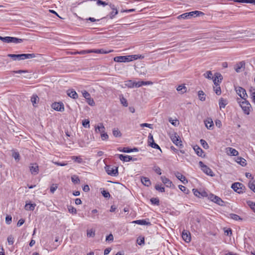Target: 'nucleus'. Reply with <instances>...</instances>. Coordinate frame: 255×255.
Returning a JSON list of instances; mask_svg holds the SVG:
<instances>
[{"instance_id": "1", "label": "nucleus", "mask_w": 255, "mask_h": 255, "mask_svg": "<svg viewBox=\"0 0 255 255\" xmlns=\"http://www.w3.org/2000/svg\"><path fill=\"white\" fill-rule=\"evenodd\" d=\"M237 101L244 113L247 115H249L252 108L251 105L249 102L247 100V99L242 101L241 99L237 98Z\"/></svg>"}, {"instance_id": "2", "label": "nucleus", "mask_w": 255, "mask_h": 255, "mask_svg": "<svg viewBox=\"0 0 255 255\" xmlns=\"http://www.w3.org/2000/svg\"><path fill=\"white\" fill-rule=\"evenodd\" d=\"M8 57L12 58L13 60H21L26 59H31L36 57V55L34 53L31 54H12L7 55Z\"/></svg>"}, {"instance_id": "3", "label": "nucleus", "mask_w": 255, "mask_h": 255, "mask_svg": "<svg viewBox=\"0 0 255 255\" xmlns=\"http://www.w3.org/2000/svg\"><path fill=\"white\" fill-rule=\"evenodd\" d=\"M107 174L112 176H117L119 174L118 167L113 165H106L105 167Z\"/></svg>"}, {"instance_id": "4", "label": "nucleus", "mask_w": 255, "mask_h": 255, "mask_svg": "<svg viewBox=\"0 0 255 255\" xmlns=\"http://www.w3.org/2000/svg\"><path fill=\"white\" fill-rule=\"evenodd\" d=\"M199 165L201 167V170L205 174L211 177H213L214 176V174L213 173V172L211 169L208 167L207 165H205L202 161H199Z\"/></svg>"}, {"instance_id": "5", "label": "nucleus", "mask_w": 255, "mask_h": 255, "mask_svg": "<svg viewBox=\"0 0 255 255\" xmlns=\"http://www.w3.org/2000/svg\"><path fill=\"white\" fill-rule=\"evenodd\" d=\"M232 188L238 193H242L244 192L245 186L244 185L239 182H235L232 185Z\"/></svg>"}, {"instance_id": "6", "label": "nucleus", "mask_w": 255, "mask_h": 255, "mask_svg": "<svg viewBox=\"0 0 255 255\" xmlns=\"http://www.w3.org/2000/svg\"><path fill=\"white\" fill-rule=\"evenodd\" d=\"M170 138L172 141L177 146L181 148L183 147L182 141L180 137L176 133L172 134L170 136Z\"/></svg>"}, {"instance_id": "7", "label": "nucleus", "mask_w": 255, "mask_h": 255, "mask_svg": "<svg viewBox=\"0 0 255 255\" xmlns=\"http://www.w3.org/2000/svg\"><path fill=\"white\" fill-rule=\"evenodd\" d=\"M235 91L237 94L243 99L246 100L248 98L246 91L243 88L238 86L235 87Z\"/></svg>"}, {"instance_id": "8", "label": "nucleus", "mask_w": 255, "mask_h": 255, "mask_svg": "<svg viewBox=\"0 0 255 255\" xmlns=\"http://www.w3.org/2000/svg\"><path fill=\"white\" fill-rule=\"evenodd\" d=\"M208 198L219 205L222 206L223 205V201L218 196L211 194L209 195Z\"/></svg>"}, {"instance_id": "9", "label": "nucleus", "mask_w": 255, "mask_h": 255, "mask_svg": "<svg viewBox=\"0 0 255 255\" xmlns=\"http://www.w3.org/2000/svg\"><path fill=\"white\" fill-rule=\"evenodd\" d=\"M51 108L56 111L63 112L64 111V106L61 102H55L51 105Z\"/></svg>"}, {"instance_id": "10", "label": "nucleus", "mask_w": 255, "mask_h": 255, "mask_svg": "<svg viewBox=\"0 0 255 255\" xmlns=\"http://www.w3.org/2000/svg\"><path fill=\"white\" fill-rule=\"evenodd\" d=\"M114 61L117 62H129L128 55L120 56L114 57Z\"/></svg>"}, {"instance_id": "11", "label": "nucleus", "mask_w": 255, "mask_h": 255, "mask_svg": "<svg viewBox=\"0 0 255 255\" xmlns=\"http://www.w3.org/2000/svg\"><path fill=\"white\" fill-rule=\"evenodd\" d=\"M182 238L185 242L189 243L191 239L190 233L187 230H183L182 233Z\"/></svg>"}, {"instance_id": "12", "label": "nucleus", "mask_w": 255, "mask_h": 255, "mask_svg": "<svg viewBox=\"0 0 255 255\" xmlns=\"http://www.w3.org/2000/svg\"><path fill=\"white\" fill-rule=\"evenodd\" d=\"M223 79L222 76L221 74L219 73H216L215 74V76L212 77V80L213 81L214 84L215 85H219V83L221 82V81Z\"/></svg>"}, {"instance_id": "13", "label": "nucleus", "mask_w": 255, "mask_h": 255, "mask_svg": "<svg viewBox=\"0 0 255 255\" xmlns=\"http://www.w3.org/2000/svg\"><path fill=\"white\" fill-rule=\"evenodd\" d=\"M29 169L31 173L33 175H36L38 173L39 167L36 163L31 164L29 166Z\"/></svg>"}, {"instance_id": "14", "label": "nucleus", "mask_w": 255, "mask_h": 255, "mask_svg": "<svg viewBox=\"0 0 255 255\" xmlns=\"http://www.w3.org/2000/svg\"><path fill=\"white\" fill-rule=\"evenodd\" d=\"M23 39L18 38L14 37L7 36V43H19L22 42Z\"/></svg>"}, {"instance_id": "15", "label": "nucleus", "mask_w": 255, "mask_h": 255, "mask_svg": "<svg viewBox=\"0 0 255 255\" xmlns=\"http://www.w3.org/2000/svg\"><path fill=\"white\" fill-rule=\"evenodd\" d=\"M153 83L151 81H134V87L138 88L143 85H152Z\"/></svg>"}, {"instance_id": "16", "label": "nucleus", "mask_w": 255, "mask_h": 255, "mask_svg": "<svg viewBox=\"0 0 255 255\" xmlns=\"http://www.w3.org/2000/svg\"><path fill=\"white\" fill-rule=\"evenodd\" d=\"M204 123L206 127L209 129H213L214 126L213 122L211 118H207L205 121Z\"/></svg>"}, {"instance_id": "17", "label": "nucleus", "mask_w": 255, "mask_h": 255, "mask_svg": "<svg viewBox=\"0 0 255 255\" xmlns=\"http://www.w3.org/2000/svg\"><path fill=\"white\" fill-rule=\"evenodd\" d=\"M160 179L167 187H171L173 185L172 182L164 176H161Z\"/></svg>"}, {"instance_id": "18", "label": "nucleus", "mask_w": 255, "mask_h": 255, "mask_svg": "<svg viewBox=\"0 0 255 255\" xmlns=\"http://www.w3.org/2000/svg\"><path fill=\"white\" fill-rule=\"evenodd\" d=\"M226 151L228 155H231V156H237L239 154L238 151L236 149H235L232 147L227 148Z\"/></svg>"}, {"instance_id": "19", "label": "nucleus", "mask_w": 255, "mask_h": 255, "mask_svg": "<svg viewBox=\"0 0 255 255\" xmlns=\"http://www.w3.org/2000/svg\"><path fill=\"white\" fill-rule=\"evenodd\" d=\"M117 156L124 162H129L131 160V157L128 155L117 154Z\"/></svg>"}, {"instance_id": "20", "label": "nucleus", "mask_w": 255, "mask_h": 255, "mask_svg": "<svg viewBox=\"0 0 255 255\" xmlns=\"http://www.w3.org/2000/svg\"><path fill=\"white\" fill-rule=\"evenodd\" d=\"M98 213V211L97 209H93L91 213L88 214V216L93 220L98 219L99 218Z\"/></svg>"}, {"instance_id": "21", "label": "nucleus", "mask_w": 255, "mask_h": 255, "mask_svg": "<svg viewBox=\"0 0 255 255\" xmlns=\"http://www.w3.org/2000/svg\"><path fill=\"white\" fill-rule=\"evenodd\" d=\"M67 94L69 97L74 99H76L78 98L77 93L74 90L72 89L67 90Z\"/></svg>"}, {"instance_id": "22", "label": "nucleus", "mask_w": 255, "mask_h": 255, "mask_svg": "<svg viewBox=\"0 0 255 255\" xmlns=\"http://www.w3.org/2000/svg\"><path fill=\"white\" fill-rule=\"evenodd\" d=\"M39 98L37 96V95L34 94L32 96L31 98V102L32 104V105L36 107L37 106V104L39 102Z\"/></svg>"}, {"instance_id": "23", "label": "nucleus", "mask_w": 255, "mask_h": 255, "mask_svg": "<svg viewBox=\"0 0 255 255\" xmlns=\"http://www.w3.org/2000/svg\"><path fill=\"white\" fill-rule=\"evenodd\" d=\"M228 104V101L227 100L221 98L219 100V105L220 109H224L226 106Z\"/></svg>"}, {"instance_id": "24", "label": "nucleus", "mask_w": 255, "mask_h": 255, "mask_svg": "<svg viewBox=\"0 0 255 255\" xmlns=\"http://www.w3.org/2000/svg\"><path fill=\"white\" fill-rule=\"evenodd\" d=\"M133 223L140 225H151L150 223L149 222H147L145 220H135L132 222Z\"/></svg>"}, {"instance_id": "25", "label": "nucleus", "mask_w": 255, "mask_h": 255, "mask_svg": "<svg viewBox=\"0 0 255 255\" xmlns=\"http://www.w3.org/2000/svg\"><path fill=\"white\" fill-rule=\"evenodd\" d=\"M175 175L179 180H180L183 183H184L185 181H186V182H187V180H186V177L179 172H175Z\"/></svg>"}, {"instance_id": "26", "label": "nucleus", "mask_w": 255, "mask_h": 255, "mask_svg": "<svg viewBox=\"0 0 255 255\" xmlns=\"http://www.w3.org/2000/svg\"><path fill=\"white\" fill-rule=\"evenodd\" d=\"M236 161L242 166H245L247 164L246 160L241 157H237L236 159Z\"/></svg>"}, {"instance_id": "27", "label": "nucleus", "mask_w": 255, "mask_h": 255, "mask_svg": "<svg viewBox=\"0 0 255 255\" xmlns=\"http://www.w3.org/2000/svg\"><path fill=\"white\" fill-rule=\"evenodd\" d=\"M141 181L142 183L146 186L148 187L151 185V182L149 179L147 177H142L141 178Z\"/></svg>"}, {"instance_id": "28", "label": "nucleus", "mask_w": 255, "mask_h": 255, "mask_svg": "<svg viewBox=\"0 0 255 255\" xmlns=\"http://www.w3.org/2000/svg\"><path fill=\"white\" fill-rule=\"evenodd\" d=\"M193 149L196 153L199 156H202L203 153V150L198 145H195L193 147Z\"/></svg>"}, {"instance_id": "29", "label": "nucleus", "mask_w": 255, "mask_h": 255, "mask_svg": "<svg viewBox=\"0 0 255 255\" xmlns=\"http://www.w3.org/2000/svg\"><path fill=\"white\" fill-rule=\"evenodd\" d=\"M105 128L103 125V124L100 123L99 125H98L97 126L95 127V131L96 132L99 131L100 132L103 133L105 132Z\"/></svg>"}, {"instance_id": "30", "label": "nucleus", "mask_w": 255, "mask_h": 255, "mask_svg": "<svg viewBox=\"0 0 255 255\" xmlns=\"http://www.w3.org/2000/svg\"><path fill=\"white\" fill-rule=\"evenodd\" d=\"M71 159L76 162L78 163H83L84 162L83 159L81 158V156H72Z\"/></svg>"}, {"instance_id": "31", "label": "nucleus", "mask_w": 255, "mask_h": 255, "mask_svg": "<svg viewBox=\"0 0 255 255\" xmlns=\"http://www.w3.org/2000/svg\"><path fill=\"white\" fill-rule=\"evenodd\" d=\"M35 206V204L26 203L25 205L24 208L27 211H33Z\"/></svg>"}, {"instance_id": "32", "label": "nucleus", "mask_w": 255, "mask_h": 255, "mask_svg": "<svg viewBox=\"0 0 255 255\" xmlns=\"http://www.w3.org/2000/svg\"><path fill=\"white\" fill-rule=\"evenodd\" d=\"M128 56L129 62L137 59H142L144 58V56L141 55H128Z\"/></svg>"}, {"instance_id": "33", "label": "nucleus", "mask_w": 255, "mask_h": 255, "mask_svg": "<svg viewBox=\"0 0 255 255\" xmlns=\"http://www.w3.org/2000/svg\"><path fill=\"white\" fill-rule=\"evenodd\" d=\"M111 8L113 9V10L110 12V18L113 19L115 17V16L118 13V11L117 9L115 7L114 5H113L111 6Z\"/></svg>"}, {"instance_id": "34", "label": "nucleus", "mask_w": 255, "mask_h": 255, "mask_svg": "<svg viewBox=\"0 0 255 255\" xmlns=\"http://www.w3.org/2000/svg\"><path fill=\"white\" fill-rule=\"evenodd\" d=\"M110 51H107L103 49H91V53H100V54H107Z\"/></svg>"}, {"instance_id": "35", "label": "nucleus", "mask_w": 255, "mask_h": 255, "mask_svg": "<svg viewBox=\"0 0 255 255\" xmlns=\"http://www.w3.org/2000/svg\"><path fill=\"white\" fill-rule=\"evenodd\" d=\"M134 81L132 80H128L125 81V85L126 87H127L129 88H132L134 87Z\"/></svg>"}, {"instance_id": "36", "label": "nucleus", "mask_w": 255, "mask_h": 255, "mask_svg": "<svg viewBox=\"0 0 255 255\" xmlns=\"http://www.w3.org/2000/svg\"><path fill=\"white\" fill-rule=\"evenodd\" d=\"M177 91L181 94H183L186 91V87L183 85H179L176 89Z\"/></svg>"}, {"instance_id": "37", "label": "nucleus", "mask_w": 255, "mask_h": 255, "mask_svg": "<svg viewBox=\"0 0 255 255\" xmlns=\"http://www.w3.org/2000/svg\"><path fill=\"white\" fill-rule=\"evenodd\" d=\"M120 100L121 104L125 107H128V103L127 100L123 95L120 96Z\"/></svg>"}, {"instance_id": "38", "label": "nucleus", "mask_w": 255, "mask_h": 255, "mask_svg": "<svg viewBox=\"0 0 255 255\" xmlns=\"http://www.w3.org/2000/svg\"><path fill=\"white\" fill-rule=\"evenodd\" d=\"M214 90L217 95L221 94V89L219 85H215L214 87Z\"/></svg>"}, {"instance_id": "39", "label": "nucleus", "mask_w": 255, "mask_h": 255, "mask_svg": "<svg viewBox=\"0 0 255 255\" xmlns=\"http://www.w3.org/2000/svg\"><path fill=\"white\" fill-rule=\"evenodd\" d=\"M198 97L202 101H204L206 99L205 95L202 91H199L198 92Z\"/></svg>"}, {"instance_id": "40", "label": "nucleus", "mask_w": 255, "mask_h": 255, "mask_svg": "<svg viewBox=\"0 0 255 255\" xmlns=\"http://www.w3.org/2000/svg\"><path fill=\"white\" fill-rule=\"evenodd\" d=\"M230 217L235 221L242 220V219L239 216L235 214H230Z\"/></svg>"}, {"instance_id": "41", "label": "nucleus", "mask_w": 255, "mask_h": 255, "mask_svg": "<svg viewBox=\"0 0 255 255\" xmlns=\"http://www.w3.org/2000/svg\"><path fill=\"white\" fill-rule=\"evenodd\" d=\"M248 205L254 211L255 213V202L252 201H247Z\"/></svg>"}, {"instance_id": "42", "label": "nucleus", "mask_w": 255, "mask_h": 255, "mask_svg": "<svg viewBox=\"0 0 255 255\" xmlns=\"http://www.w3.org/2000/svg\"><path fill=\"white\" fill-rule=\"evenodd\" d=\"M113 134L115 137H120L122 134L118 129L114 128L113 130Z\"/></svg>"}, {"instance_id": "43", "label": "nucleus", "mask_w": 255, "mask_h": 255, "mask_svg": "<svg viewBox=\"0 0 255 255\" xmlns=\"http://www.w3.org/2000/svg\"><path fill=\"white\" fill-rule=\"evenodd\" d=\"M204 76L206 78H207V79H212V77H213L212 73L210 71H208L205 73H204Z\"/></svg>"}, {"instance_id": "44", "label": "nucleus", "mask_w": 255, "mask_h": 255, "mask_svg": "<svg viewBox=\"0 0 255 255\" xmlns=\"http://www.w3.org/2000/svg\"><path fill=\"white\" fill-rule=\"evenodd\" d=\"M150 202L152 204L158 206L159 205V200L157 198H152L150 199Z\"/></svg>"}, {"instance_id": "45", "label": "nucleus", "mask_w": 255, "mask_h": 255, "mask_svg": "<svg viewBox=\"0 0 255 255\" xmlns=\"http://www.w3.org/2000/svg\"><path fill=\"white\" fill-rule=\"evenodd\" d=\"M83 126L85 128H90V121L88 119L84 120L82 122Z\"/></svg>"}, {"instance_id": "46", "label": "nucleus", "mask_w": 255, "mask_h": 255, "mask_svg": "<svg viewBox=\"0 0 255 255\" xmlns=\"http://www.w3.org/2000/svg\"><path fill=\"white\" fill-rule=\"evenodd\" d=\"M71 180L74 184H78L80 183V179L79 177L76 175L71 177Z\"/></svg>"}, {"instance_id": "47", "label": "nucleus", "mask_w": 255, "mask_h": 255, "mask_svg": "<svg viewBox=\"0 0 255 255\" xmlns=\"http://www.w3.org/2000/svg\"><path fill=\"white\" fill-rule=\"evenodd\" d=\"M96 4L97 5H103V6H105L108 5V3L106 1H102L101 0H96Z\"/></svg>"}, {"instance_id": "48", "label": "nucleus", "mask_w": 255, "mask_h": 255, "mask_svg": "<svg viewBox=\"0 0 255 255\" xmlns=\"http://www.w3.org/2000/svg\"><path fill=\"white\" fill-rule=\"evenodd\" d=\"M177 18L179 19H186L189 18V17L188 16L187 12H186V13H184L183 14H182L178 16Z\"/></svg>"}, {"instance_id": "49", "label": "nucleus", "mask_w": 255, "mask_h": 255, "mask_svg": "<svg viewBox=\"0 0 255 255\" xmlns=\"http://www.w3.org/2000/svg\"><path fill=\"white\" fill-rule=\"evenodd\" d=\"M95 234V231H94L92 229L88 230L87 231V235L88 237H94Z\"/></svg>"}, {"instance_id": "50", "label": "nucleus", "mask_w": 255, "mask_h": 255, "mask_svg": "<svg viewBox=\"0 0 255 255\" xmlns=\"http://www.w3.org/2000/svg\"><path fill=\"white\" fill-rule=\"evenodd\" d=\"M249 188L255 193V181L250 182L249 183Z\"/></svg>"}, {"instance_id": "51", "label": "nucleus", "mask_w": 255, "mask_h": 255, "mask_svg": "<svg viewBox=\"0 0 255 255\" xmlns=\"http://www.w3.org/2000/svg\"><path fill=\"white\" fill-rule=\"evenodd\" d=\"M179 188L184 193L188 194L189 193V190L186 188L184 186L180 185H179Z\"/></svg>"}, {"instance_id": "52", "label": "nucleus", "mask_w": 255, "mask_h": 255, "mask_svg": "<svg viewBox=\"0 0 255 255\" xmlns=\"http://www.w3.org/2000/svg\"><path fill=\"white\" fill-rule=\"evenodd\" d=\"M200 143L203 148H204L205 149L208 148L209 145H208V143H207V142L205 140L202 139H201Z\"/></svg>"}, {"instance_id": "53", "label": "nucleus", "mask_w": 255, "mask_h": 255, "mask_svg": "<svg viewBox=\"0 0 255 255\" xmlns=\"http://www.w3.org/2000/svg\"><path fill=\"white\" fill-rule=\"evenodd\" d=\"M155 188L156 190L161 192H164L165 191L164 187H162L161 185H159L158 184L155 185Z\"/></svg>"}, {"instance_id": "54", "label": "nucleus", "mask_w": 255, "mask_h": 255, "mask_svg": "<svg viewBox=\"0 0 255 255\" xmlns=\"http://www.w3.org/2000/svg\"><path fill=\"white\" fill-rule=\"evenodd\" d=\"M149 145L152 147V148L158 149L161 150V149L160 148V146L154 142V141H153L152 142H150V144H149Z\"/></svg>"}, {"instance_id": "55", "label": "nucleus", "mask_w": 255, "mask_h": 255, "mask_svg": "<svg viewBox=\"0 0 255 255\" xmlns=\"http://www.w3.org/2000/svg\"><path fill=\"white\" fill-rule=\"evenodd\" d=\"M12 156L15 160L18 161L19 160V154L18 152H13Z\"/></svg>"}, {"instance_id": "56", "label": "nucleus", "mask_w": 255, "mask_h": 255, "mask_svg": "<svg viewBox=\"0 0 255 255\" xmlns=\"http://www.w3.org/2000/svg\"><path fill=\"white\" fill-rule=\"evenodd\" d=\"M7 242L9 245H12L14 243V238L12 236H9L7 238Z\"/></svg>"}, {"instance_id": "57", "label": "nucleus", "mask_w": 255, "mask_h": 255, "mask_svg": "<svg viewBox=\"0 0 255 255\" xmlns=\"http://www.w3.org/2000/svg\"><path fill=\"white\" fill-rule=\"evenodd\" d=\"M129 149L130 148H129L128 147H124L123 148H121V147H120L118 148L119 151L127 153H130Z\"/></svg>"}, {"instance_id": "58", "label": "nucleus", "mask_w": 255, "mask_h": 255, "mask_svg": "<svg viewBox=\"0 0 255 255\" xmlns=\"http://www.w3.org/2000/svg\"><path fill=\"white\" fill-rule=\"evenodd\" d=\"M153 170L158 175H161V169L159 167L155 166L153 167Z\"/></svg>"}, {"instance_id": "59", "label": "nucleus", "mask_w": 255, "mask_h": 255, "mask_svg": "<svg viewBox=\"0 0 255 255\" xmlns=\"http://www.w3.org/2000/svg\"><path fill=\"white\" fill-rule=\"evenodd\" d=\"M82 94L86 100L91 97L90 94L85 90L82 92Z\"/></svg>"}, {"instance_id": "60", "label": "nucleus", "mask_w": 255, "mask_h": 255, "mask_svg": "<svg viewBox=\"0 0 255 255\" xmlns=\"http://www.w3.org/2000/svg\"><path fill=\"white\" fill-rule=\"evenodd\" d=\"M87 102L88 103V104L90 106H94L95 103L93 99H92L91 97L87 99Z\"/></svg>"}, {"instance_id": "61", "label": "nucleus", "mask_w": 255, "mask_h": 255, "mask_svg": "<svg viewBox=\"0 0 255 255\" xmlns=\"http://www.w3.org/2000/svg\"><path fill=\"white\" fill-rule=\"evenodd\" d=\"M140 126L141 127H147L149 128H153V125L147 123L141 124Z\"/></svg>"}, {"instance_id": "62", "label": "nucleus", "mask_w": 255, "mask_h": 255, "mask_svg": "<svg viewBox=\"0 0 255 255\" xmlns=\"http://www.w3.org/2000/svg\"><path fill=\"white\" fill-rule=\"evenodd\" d=\"M102 194L103 196L105 198H109L110 196V194L109 192L106 190H103L102 191Z\"/></svg>"}, {"instance_id": "63", "label": "nucleus", "mask_w": 255, "mask_h": 255, "mask_svg": "<svg viewBox=\"0 0 255 255\" xmlns=\"http://www.w3.org/2000/svg\"><path fill=\"white\" fill-rule=\"evenodd\" d=\"M68 211L70 213L73 214H76L77 213V210L76 208L72 206H70L68 208Z\"/></svg>"}, {"instance_id": "64", "label": "nucleus", "mask_w": 255, "mask_h": 255, "mask_svg": "<svg viewBox=\"0 0 255 255\" xmlns=\"http://www.w3.org/2000/svg\"><path fill=\"white\" fill-rule=\"evenodd\" d=\"M250 92H251V96L253 100L255 103V89H251Z\"/></svg>"}]
</instances>
